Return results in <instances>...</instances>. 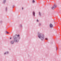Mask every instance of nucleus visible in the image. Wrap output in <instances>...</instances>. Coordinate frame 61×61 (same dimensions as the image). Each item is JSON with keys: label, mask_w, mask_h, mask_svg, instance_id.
I'll list each match as a JSON object with an SVG mask.
<instances>
[{"label": "nucleus", "mask_w": 61, "mask_h": 61, "mask_svg": "<svg viewBox=\"0 0 61 61\" xmlns=\"http://www.w3.org/2000/svg\"><path fill=\"white\" fill-rule=\"evenodd\" d=\"M16 36H17L18 37H19V35H16L14 37V42L16 43H17L18 42L19 40L17 39V38Z\"/></svg>", "instance_id": "obj_1"}, {"label": "nucleus", "mask_w": 61, "mask_h": 61, "mask_svg": "<svg viewBox=\"0 0 61 61\" xmlns=\"http://www.w3.org/2000/svg\"><path fill=\"white\" fill-rule=\"evenodd\" d=\"M38 37L39 38H41V40H43L44 39H45V37L44 35H41V34H40L39 33H38Z\"/></svg>", "instance_id": "obj_2"}, {"label": "nucleus", "mask_w": 61, "mask_h": 61, "mask_svg": "<svg viewBox=\"0 0 61 61\" xmlns=\"http://www.w3.org/2000/svg\"><path fill=\"white\" fill-rule=\"evenodd\" d=\"M50 26L51 28H52L53 27V25L51 23H50Z\"/></svg>", "instance_id": "obj_3"}, {"label": "nucleus", "mask_w": 61, "mask_h": 61, "mask_svg": "<svg viewBox=\"0 0 61 61\" xmlns=\"http://www.w3.org/2000/svg\"><path fill=\"white\" fill-rule=\"evenodd\" d=\"M55 6L54 5V7H53L52 8V9H55Z\"/></svg>", "instance_id": "obj_4"}, {"label": "nucleus", "mask_w": 61, "mask_h": 61, "mask_svg": "<svg viewBox=\"0 0 61 61\" xmlns=\"http://www.w3.org/2000/svg\"><path fill=\"white\" fill-rule=\"evenodd\" d=\"M11 44H14V41H11Z\"/></svg>", "instance_id": "obj_5"}, {"label": "nucleus", "mask_w": 61, "mask_h": 61, "mask_svg": "<svg viewBox=\"0 0 61 61\" xmlns=\"http://www.w3.org/2000/svg\"><path fill=\"white\" fill-rule=\"evenodd\" d=\"M8 52H7V53H5L4 54V55H5V54H8Z\"/></svg>", "instance_id": "obj_6"}, {"label": "nucleus", "mask_w": 61, "mask_h": 61, "mask_svg": "<svg viewBox=\"0 0 61 61\" xmlns=\"http://www.w3.org/2000/svg\"><path fill=\"white\" fill-rule=\"evenodd\" d=\"M33 15H34V16H35V12H33Z\"/></svg>", "instance_id": "obj_7"}, {"label": "nucleus", "mask_w": 61, "mask_h": 61, "mask_svg": "<svg viewBox=\"0 0 61 61\" xmlns=\"http://www.w3.org/2000/svg\"><path fill=\"white\" fill-rule=\"evenodd\" d=\"M5 0H4V1H3L4 3H5Z\"/></svg>", "instance_id": "obj_8"}, {"label": "nucleus", "mask_w": 61, "mask_h": 61, "mask_svg": "<svg viewBox=\"0 0 61 61\" xmlns=\"http://www.w3.org/2000/svg\"><path fill=\"white\" fill-rule=\"evenodd\" d=\"M35 0H33V3H35Z\"/></svg>", "instance_id": "obj_9"}, {"label": "nucleus", "mask_w": 61, "mask_h": 61, "mask_svg": "<svg viewBox=\"0 0 61 61\" xmlns=\"http://www.w3.org/2000/svg\"><path fill=\"white\" fill-rule=\"evenodd\" d=\"M39 14L40 15H41V14L40 13V12H39Z\"/></svg>", "instance_id": "obj_10"}, {"label": "nucleus", "mask_w": 61, "mask_h": 61, "mask_svg": "<svg viewBox=\"0 0 61 61\" xmlns=\"http://www.w3.org/2000/svg\"><path fill=\"white\" fill-rule=\"evenodd\" d=\"M6 33L7 34H8V33H9V32H8L7 31H6Z\"/></svg>", "instance_id": "obj_11"}, {"label": "nucleus", "mask_w": 61, "mask_h": 61, "mask_svg": "<svg viewBox=\"0 0 61 61\" xmlns=\"http://www.w3.org/2000/svg\"><path fill=\"white\" fill-rule=\"evenodd\" d=\"M45 39H46V40H47V38H46Z\"/></svg>", "instance_id": "obj_12"}, {"label": "nucleus", "mask_w": 61, "mask_h": 61, "mask_svg": "<svg viewBox=\"0 0 61 61\" xmlns=\"http://www.w3.org/2000/svg\"><path fill=\"white\" fill-rule=\"evenodd\" d=\"M57 47L56 48V51H57Z\"/></svg>", "instance_id": "obj_13"}, {"label": "nucleus", "mask_w": 61, "mask_h": 61, "mask_svg": "<svg viewBox=\"0 0 61 61\" xmlns=\"http://www.w3.org/2000/svg\"><path fill=\"white\" fill-rule=\"evenodd\" d=\"M37 22H38V21H39L38 20H37Z\"/></svg>", "instance_id": "obj_14"}, {"label": "nucleus", "mask_w": 61, "mask_h": 61, "mask_svg": "<svg viewBox=\"0 0 61 61\" xmlns=\"http://www.w3.org/2000/svg\"><path fill=\"white\" fill-rule=\"evenodd\" d=\"M11 39V38L10 37V39Z\"/></svg>", "instance_id": "obj_15"}, {"label": "nucleus", "mask_w": 61, "mask_h": 61, "mask_svg": "<svg viewBox=\"0 0 61 61\" xmlns=\"http://www.w3.org/2000/svg\"><path fill=\"white\" fill-rule=\"evenodd\" d=\"M22 9H23V8H22Z\"/></svg>", "instance_id": "obj_16"}, {"label": "nucleus", "mask_w": 61, "mask_h": 61, "mask_svg": "<svg viewBox=\"0 0 61 61\" xmlns=\"http://www.w3.org/2000/svg\"><path fill=\"white\" fill-rule=\"evenodd\" d=\"M6 9H7V8H6Z\"/></svg>", "instance_id": "obj_17"}]
</instances>
